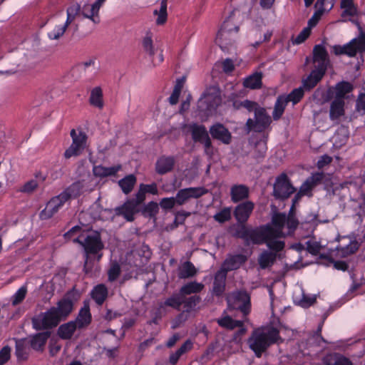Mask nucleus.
<instances>
[{"label": "nucleus", "instance_id": "69168bd1", "mask_svg": "<svg viewBox=\"0 0 365 365\" xmlns=\"http://www.w3.org/2000/svg\"><path fill=\"white\" fill-rule=\"evenodd\" d=\"M325 175L323 172H317L312 173L311 176L307 178L313 187L320 184L324 180Z\"/></svg>", "mask_w": 365, "mask_h": 365}, {"label": "nucleus", "instance_id": "79ce46f5", "mask_svg": "<svg viewBox=\"0 0 365 365\" xmlns=\"http://www.w3.org/2000/svg\"><path fill=\"white\" fill-rule=\"evenodd\" d=\"M275 252L264 251L259 257L258 262L262 269H266L272 266L276 260Z\"/></svg>", "mask_w": 365, "mask_h": 365}, {"label": "nucleus", "instance_id": "6e6d98bb", "mask_svg": "<svg viewBox=\"0 0 365 365\" xmlns=\"http://www.w3.org/2000/svg\"><path fill=\"white\" fill-rule=\"evenodd\" d=\"M233 106L236 109H239L240 107H243L246 108L249 112H254V113L257 109L261 108L258 103L247 99L240 102L239 104H237V102H234Z\"/></svg>", "mask_w": 365, "mask_h": 365}, {"label": "nucleus", "instance_id": "6ab92c4d", "mask_svg": "<svg viewBox=\"0 0 365 365\" xmlns=\"http://www.w3.org/2000/svg\"><path fill=\"white\" fill-rule=\"evenodd\" d=\"M175 164L174 156L161 155L155 163V170L158 175H163L173 170Z\"/></svg>", "mask_w": 365, "mask_h": 365}, {"label": "nucleus", "instance_id": "f257e3e1", "mask_svg": "<svg viewBox=\"0 0 365 365\" xmlns=\"http://www.w3.org/2000/svg\"><path fill=\"white\" fill-rule=\"evenodd\" d=\"M71 227L63 235L66 240L72 241L81 245L83 250V268L86 274L93 272V260L90 259V253H97L100 250L105 249L102 240L101 232L93 230L92 226L80 222Z\"/></svg>", "mask_w": 365, "mask_h": 365}, {"label": "nucleus", "instance_id": "72a5a7b5", "mask_svg": "<svg viewBox=\"0 0 365 365\" xmlns=\"http://www.w3.org/2000/svg\"><path fill=\"white\" fill-rule=\"evenodd\" d=\"M120 168V165L112 167H104L101 165H94L93 167V173L95 177L101 178H106L108 176H114L116 175Z\"/></svg>", "mask_w": 365, "mask_h": 365}, {"label": "nucleus", "instance_id": "5fc2aeb1", "mask_svg": "<svg viewBox=\"0 0 365 365\" xmlns=\"http://www.w3.org/2000/svg\"><path fill=\"white\" fill-rule=\"evenodd\" d=\"M121 273V267L116 261L110 262V267L108 269V279L109 282H115L118 279Z\"/></svg>", "mask_w": 365, "mask_h": 365}, {"label": "nucleus", "instance_id": "864d4df0", "mask_svg": "<svg viewBox=\"0 0 365 365\" xmlns=\"http://www.w3.org/2000/svg\"><path fill=\"white\" fill-rule=\"evenodd\" d=\"M142 45L144 51L149 56L153 58L155 52L152 39V33L150 31L146 33L145 36L143 38Z\"/></svg>", "mask_w": 365, "mask_h": 365}, {"label": "nucleus", "instance_id": "338daca9", "mask_svg": "<svg viewBox=\"0 0 365 365\" xmlns=\"http://www.w3.org/2000/svg\"><path fill=\"white\" fill-rule=\"evenodd\" d=\"M307 245V250L309 253L314 256H317L321 250V245L319 242H311L307 241L306 242Z\"/></svg>", "mask_w": 365, "mask_h": 365}, {"label": "nucleus", "instance_id": "0eeeda50", "mask_svg": "<svg viewBox=\"0 0 365 365\" xmlns=\"http://www.w3.org/2000/svg\"><path fill=\"white\" fill-rule=\"evenodd\" d=\"M297 191L291 180L285 173L276 177L273 185L272 196L275 200L284 202L289 199Z\"/></svg>", "mask_w": 365, "mask_h": 365}, {"label": "nucleus", "instance_id": "9b49d317", "mask_svg": "<svg viewBox=\"0 0 365 365\" xmlns=\"http://www.w3.org/2000/svg\"><path fill=\"white\" fill-rule=\"evenodd\" d=\"M70 135L72 138V143L65 150L63 154L66 159L73 156L80 155L86 148L88 138L87 135L82 130H80L78 134H77L76 130L72 129Z\"/></svg>", "mask_w": 365, "mask_h": 365}, {"label": "nucleus", "instance_id": "a211bd4d", "mask_svg": "<svg viewBox=\"0 0 365 365\" xmlns=\"http://www.w3.org/2000/svg\"><path fill=\"white\" fill-rule=\"evenodd\" d=\"M233 297L235 303H240L236 309L240 311L243 315L246 316L251 312V297L245 289H240L233 293Z\"/></svg>", "mask_w": 365, "mask_h": 365}, {"label": "nucleus", "instance_id": "1a4fd4ad", "mask_svg": "<svg viewBox=\"0 0 365 365\" xmlns=\"http://www.w3.org/2000/svg\"><path fill=\"white\" fill-rule=\"evenodd\" d=\"M271 123V116L264 108L261 107L254 113V119H247L246 128L248 131L262 133L269 127Z\"/></svg>", "mask_w": 365, "mask_h": 365}, {"label": "nucleus", "instance_id": "393cba45", "mask_svg": "<svg viewBox=\"0 0 365 365\" xmlns=\"http://www.w3.org/2000/svg\"><path fill=\"white\" fill-rule=\"evenodd\" d=\"M322 361L323 365H353L349 358L336 352L327 354Z\"/></svg>", "mask_w": 365, "mask_h": 365}, {"label": "nucleus", "instance_id": "412c9836", "mask_svg": "<svg viewBox=\"0 0 365 365\" xmlns=\"http://www.w3.org/2000/svg\"><path fill=\"white\" fill-rule=\"evenodd\" d=\"M226 271H223V269H220L215 274L212 292L215 297H219L224 294L226 287Z\"/></svg>", "mask_w": 365, "mask_h": 365}, {"label": "nucleus", "instance_id": "c756f323", "mask_svg": "<svg viewBox=\"0 0 365 365\" xmlns=\"http://www.w3.org/2000/svg\"><path fill=\"white\" fill-rule=\"evenodd\" d=\"M353 22L357 27L359 35L357 37L351 39L350 42L357 53H364L365 52V31H364L358 21H353Z\"/></svg>", "mask_w": 365, "mask_h": 365}, {"label": "nucleus", "instance_id": "a18cd8bd", "mask_svg": "<svg viewBox=\"0 0 365 365\" xmlns=\"http://www.w3.org/2000/svg\"><path fill=\"white\" fill-rule=\"evenodd\" d=\"M136 182V178L134 175L130 174L118 181V185L120 187L122 191L125 194L130 193Z\"/></svg>", "mask_w": 365, "mask_h": 365}, {"label": "nucleus", "instance_id": "13d9d810", "mask_svg": "<svg viewBox=\"0 0 365 365\" xmlns=\"http://www.w3.org/2000/svg\"><path fill=\"white\" fill-rule=\"evenodd\" d=\"M27 293V289L25 286L20 287L11 297V304L16 306L21 303L25 299Z\"/></svg>", "mask_w": 365, "mask_h": 365}, {"label": "nucleus", "instance_id": "e433bc0d", "mask_svg": "<svg viewBox=\"0 0 365 365\" xmlns=\"http://www.w3.org/2000/svg\"><path fill=\"white\" fill-rule=\"evenodd\" d=\"M205 286L202 283L197 282L196 281L190 282L182 285L179 292L184 296L190 295L192 294H197L202 291Z\"/></svg>", "mask_w": 365, "mask_h": 365}, {"label": "nucleus", "instance_id": "4468645a", "mask_svg": "<svg viewBox=\"0 0 365 365\" xmlns=\"http://www.w3.org/2000/svg\"><path fill=\"white\" fill-rule=\"evenodd\" d=\"M67 202L61 192L50 199L46 207L41 211L40 218L43 220L51 218Z\"/></svg>", "mask_w": 365, "mask_h": 365}, {"label": "nucleus", "instance_id": "ea45409f", "mask_svg": "<svg viewBox=\"0 0 365 365\" xmlns=\"http://www.w3.org/2000/svg\"><path fill=\"white\" fill-rule=\"evenodd\" d=\"M288 101L285 98V96H279L274 103L272 118L274 120H278L282 116Z\"/></svg>", "mask_w": 365, "mask_h": 365}, {"label": "nucleus", "instance_id": "49530a36", "mask_svg": "<svg viewBox=\"0 0 365 365\" xmlns=\"http://www.w3.org/2000/svg\"><path fill=\"white\" fill-rule=\"evenodd\" d=\"M335 98H339V99L344 100L345 95L352 91L353 85L348 81H342L336 83L335 86Z\"/></svg>", "mask_w": 365, "mask_h": 365}, {"label": "nucleus", "instance_id": "bf43d9fd", "mask_svg": "<svg viewBox=\"0 0 365 365\" xmlns=\"http://www.w3.org/2000/svg\"><path fill=\"white\" fill-rule=\"evenodd\" d=\"M167 313L166 308H164L163 305L159 304L158 307L155 309L153 313L152 319L148 322L149 324H158L159 322L162 319L163 317Z\"/></svg>", "mask_w": 365, "mask_h": 365}, {"label": "nucleus", "instance_id": "9d476101", "mask_svg": "<svg viewBox=\"0 0 365 365\" xmlns=\"http://www.w3.org/2000/svg\"><path fill=\"white\" fill-rule=\"evenodd\" d=\"M240 30V26L236 25L233 21L232 16H229L222 23L220 29L217 34L216 41L220 44L231 45L234 42V39L231 38L232 33L237 34Z\"/></svg>", "mask_w": 365, "mask_h": 365}, {"label": "nucleus", "instance_id": "2f4dec72", "mask_svg": "<svg viewBox=\"0 0 365 365\" xmlns=\"http://www.w3.org/2000/svg\"><path fill=\"white\" fill-rule=\"evenodd\" d=\"M108 295L107 287L104 284H98L95 286L91 292V298L98 305H102Z\"/></svg>", "mask_w": 365, "mask_h": 365}, {"label": "nucleus", "instance_id": "680f3d73", "mask_svg": "<svg viewBox=\"0 0 365 365\" xmlns=\"http://www.w3.org/2000/svg\"><path fill=\"white\" fill-rule=\"evenodd\" d=\"M218 325L229 330L234 329V319L229 315L217 319Z\"/></svg>", "mask_w": 365, "mask_h": 365}, {"label": "nucleus", "instance_id": "774afa93", "mask_svg": "<svg viewBox=\"0 0 365 365\" xmlns=\"http://www.w3.org/2000/svg\"><path fill=\"white\" fill-rule=\"evenodd\" d=\"M356 110L361 115H365V93H361L359 95L356 101Z\"/></svg>", "mask_w": 365, "mask_h": 365}, {"label": "nucleus", "instance_id": "20e7f679", "mask_svg": "<svg viewBox=\"0 0 365 365\" xmlns=\"http://www.w3.org/2000/svg\"><path fill=\"white\" fill-rule=\"evenodd\" d=\"M255 208V203L250 200H247L238 204L234 210L233 215L239 224L233 236L236 238L243 240L244 243L249 239V233L255 228L247 227L246 222L249 220Z\"/></svg>", "mask_w": 365, "mask_h": 365}, {"label": "nucleus", "instance_id": "4c0bfd02", "mask_svg": "<svg viewBox=\"0 0 365 365\" xmlns=\"http://www.w3.org/2000/svg\"><path fill=\"white\" fill-rule=\"evenodd\" d=\"M103 91L100 86L93 88L91 91L89 103L91 106L102 109L104 106Z\"/></svg>", "mask_w": 365, "mask_h": 365}, {"label": "nucleus", "instance_id": "4d7b16f0", "mask_svg": "<svg viewBox=\"0 0 365 365\" xmlns=\"http://www.w3.org/2000/svg\"><path fill=\"white\" fill-rule=\"evenodd\" d=\"M214 220L219 223H225L231 219V207H226L213 216Z\"/></svg>", "mask_w": 365, "mask_h": 365}, {"label": "nucleus", "instance_id": "2eb2a0df", "mask_svg": "<svg viewBox=\"0 0 365 365\" xmlns=\"http://www.w3.org/2000/svg\"><path fill=\"white\" fill-rule=\"evenodd\" d=\"M253 230H251L249 233V239L244 244L246 246L252 245H262L265 243L267 246L272 251L275 252H280L284 250L285 243L284 241L277 240L279 237H267L264 240H261L260 237H257V240L254 238Z\"/></svg>", "mask_w": 365, "mask_h": 365}, {"label": "nucleus", "instance_id": "a878e982", "mask_svg": "<svg viewBox=\"0 0 365 365\" xmlns=\"http://www.w3.org/2000/svg\"><path fill=\"white\" fill-rule=\"evenodd\" d=\"M250 190L245 185H234L230 189L231 200L235 202H239L249 197Z\"/></svg>", "mask_w": 365, "mask_h": 365}, {"label": "nucleus", "instance_id": "f8f14e48", "mask_svg": "<svg viewBox=\"0 0 365 365\" xmlns=\"http://www.w3.org/2000/svg\"><path fill=\"white\" fill-rule=\"evenodd\" d=\"M222 99L217 93H204L198 101L197 108L200 113L205 116L212 115L221 104Z\"/></svg>", "mask_w": 365, "mask_h": 365}, {"label": "nucleus", "instance_id": "a19ab883", "mask_svg": "<svg viewBox=\"0 0 365 365\" xmlns=\"http://www.w3.org/2000/svg\"><path fill=\"white\" fill-rule=\"evenodd\" d=\"M201 297L199 295L194 294L187 297H182V305L184 307V312L190 313L195 309L196 306L201 302Z\"/></svg>", "mask_w": 365, "mask_h": 365}, {"label": "nucleus", "instance_id": "5701e85b", "mask_svg": "<svg viewBox=\"0 0 365 365\" xmlns=\"http://www.w3.org/2000/svg\"><path fill=\"white\" fill-rule=\"evenodd\" d=\"M326 72L317 68L313 69L309 75L302 80V87L305 91L313 89L323 78Z\"/></svg>", "mask_w": 365, "mask_h": 365}, {"label": "nucleus", "instance_id": "ddd939ff", "mask_svg": "<svg viewBox=\"0 0 365 365\" xmlns=\"http://www.w3.org/2000/svg\"><path fill=\"white\" fill-rule=\"evenodd\" d=\"M208 193V190L204 187H190L180 189L175 197L177 205L185 204L190 199H197Z\"/></svg>", "mask_w": 365, "mask_h": 365}, {"label": "nucleus", "instance_id": "423d86ee", "mask_svg": "<svg viewBox=\"0 0 365 365\" xmlns=\"http://www.w3.org/2000/svg\"><path fill=\"white\" fill-rule=\"evenodd\" d=\"M62 321L54 307H51L45 312H41L31 318L32 327L36 331H49L56 327Z\"/></svg>", "mask_w": 365, "mask_h": 365}, {"label": "nucleus", "instance_id": "c85d7f7f", "mask_svg": "<svg viewBox=\"0 0 365 365\" xmlns=\"http://www.w3.org/2000/svg\"><path fill=\"white\" fill-rule=\"evenodd\" d=\"M344 101L335 98L331 103L329 109V118L332 121L339 120L345 114Z\"/></svg>", "mask_w": 365, "mask_h": 365}, {"label": "nucleus", "instance_id": "b1692460", "mask_svg": "<svg viewBox=\"0 0 365 365\" xmlns=\"http://www.w3.org/2000/svg\"><path fill=\"white\" fill-rule=\"evenodd\" d=\"M15 356L18 363H22L28 360L29 356V348L26 344L27 338L14 339Z\"/></svg>", "mask_w": 365, "mask_h": 365}, {"label": "nucleus", "instance_id": "e2e57ef3", "mask_svg": "<svg viewBox=\"0 0 365 365\" xmlns=\"http://www.w3.org/2000/svg\"><path fill=\"white\" fill-rule=\"evenodd\" d=\"M158 205L163 210H169L173 209L177 205V202L174 197H163L160 200Z\"/></svg>", "mask_w": 365, "mask_h": 365}, {"label": "nucleus", "instance_id": "4be33fe9", "mask_svg": "<svg viewBox=\"0 0 365 365\" xmlns=\"http://www.w3.org/2000/svg\"><path fill=\"white\" fill-rule=\"evenodd\" d=\"M146 193L152 194L153 195L158 194V185L155 182L151 184L141 183L139 185V190L135 193V197L128 198V200H134L136 202H144L146 198Z\"/></svg>", "mask_w": 365, "mask_h": 365}, {"label": "nucleus", "instance_id": "c9c22d12", "mask_svg": "<svg viewBox=\"0 0 365 365\" xmlns=\"http://www.w3.org/2000/svg\"><path fill=\"white\" fill-rule=\"evenodd\" d=\"M83 187V185L79 181L75 182L62 191L61 194L67 201L70 199H76L82 194Z\"/></svg>", "mask_w": 365, "mask_h": 365}, {"label": "nucleus", "instance_id": "f3484780", "mask_svg": "<svg viewBox=\"0 0 365 365\" xmlns=\"http://www.w3.org/2000/svg\"><path fill=\"white\" fill-rule=\"evenodd\" d=\"M209 132L212 138L223 144L229 145L232 142V134L223 124L217 123L210 126Z\"/></svg>", "mask_w": 365, "mask_h": 365}, {"label": "nucleus", "instance_id": "0e129e2a", "mask_svg": "<svg viewBox=\"0 0 365 365\" xmlns=\"http://www.w3.org/2000/svg\"><path fill=\"white\" fill-rule=\"evenodd\" d=\"M311 29L309 27H305L302 31L297 35V36L292 40L293 44H300L305 41L307 38L310 36Z\"/></svg>", "mask_w": 365, "mask_h": 365}, {"label": "nucleus", "instance_id": "f03ea898", "mask_svg": "<svg viewBox=\"0 0 365 365\" xmlns=\"http://www.w3.org/2000/svg\"><path fill=\"white\" fill-rule=\"evenodd\" d=\"M103 210L109 215L114 212L111 217L112 220L115 217H122L125 221L132 222L135 220V215L140 213L143 217L155 222L159 212V205L155 201H150L145 204L135 202L134 200H126L123 205L114 209L105 208Z\"/></svg>", "mask_w": 365, "mask_h": 365}, {"label": "nucleus", "instance_id": "09e8293b", "mask_svg": "<svg viewBox=\"0 0 365 365\" xmlns=\"http://www.w3.org/2000/svg\"><path fill=\"white\" fill-rule=\"evenodd\" d=\"M167 6H168V0H161L160 10L159 11L155 10L153 11L154 15H158V18L156 19V24L158 25H163L167 21V18H168Z\"/></svg>", "mask_w": 365, "mask_h": 365}, {"label": "nucleus", "instance_id": "3c124183", "mask_svg": "<svg viewBox=\"0 0 365 365\" xmlns=\"http://www.w3.org/2000/svg\"><path fill=\"white\" fill-rule=\"evenodd\" d=\"M267 147L265 143L257 142L252 154V158L257 163H260L266 156Z\"/></svg>", "mask_w": 365, "mask_h": 365}, {"label": "nucleus", "instance_id": "58836bf2", "mask_svg": "<svg viewBox=\"0 0 365 365\" xmlns=\"http://www.w3.org/2000/svg\"><path fill=\"white\" fill-rule=\"evenodd\" d=\"M262 73H255L250 76L245 78L243 86L245 88L250 89H259L262 86Z\"/></svg>", "mask_w": 365, "mask_h": 365}, {"label": "nucleus", "instance_id": "bb28decb", "mask_svg": "<svg viewBox=\"0 0 365 365\" xmlns=\"http://www.w3.org/2000/svg\"><path fill=\"white\" fill-rule=\"evenodd\" d=\"M247 260V257L242 254H236L230 255L224 261V265L226 267L223 271H232L236 270L240 267V266L245 264Z\"/></svg>", "mask_w": 365, "mask_h": 365}, {"label": "nucleus", "instance_id": "37998d69", "mask_svg": "<svg viewBox=\"0 0 365 365\" xmlns=\"http://www.w3.org/2000/svg\"><path fill=\"white\" fill-rule=\"evenodd\" d=\"M182 295L179 292L178 293H173L170 297L167 298L164 302L160 304L163 305L164 308L166 307H170L176 310H180L182 306Z\"/></svg>", "mask_w": 365, "mask_h": 365}, {"label": "nucleus", "instance_id": "7ed1b4c3", "mask_svg": "<svg viewBox=\"0 0 365 365\" xmlns=\"http://www.w3.org/2000/svg\"><path fill=\"white\" fill-rule=\"evenodd\" d=\"M279 340L282 341L277 328L274 327H259L252 332L247 343L255 356L260 358L270 346L277 343Z\"/></svg>", "mask_w": 365, "mask_h": 365}, {"label": "nucleus", "instance_id": "473e14b6", "mask_svg": "<svg viewBox=\"0 0 365 365\" xmlns=\"http://www.w3.org/2000/svg\"><path fill=\"white\" fill-rule=\"evenodd\" d=\"M190 129L191 132L192 139L195 143H200L205 138L209 136L208 132L205 126L202 124L200 125L196 123H193L190 125Z\"/></svg>", "mask_w": 365, "mask_h": 365}, {"label": "nucleus", "instance_id": "aec40b11", "mask_svg": "<svg viewBox=\"0 0 365 365\" xmlns=\"http://www.w3.org/2000/svg\"><path fill=\"white\" fill-rule=\"evenodd\" d=\"M51 334L50 331H44L31 335L29 340L31 348L36 351H43Z\"/></svg>", "mask_w": 365, "mask_h": 365}, {"label": "nucleus", "instance_id": "052dcab7", "mask_svg": "<svg viewBox=\"0 0 365 365\" xmlns=\"http://www.w3.org/2000/svg\"><path fill=\"white\" fill-rule=\"evenodd\" d=\"M317 10L314 13L313 16L308 21V27L310 29L314 27L321 19V17L326 12V9H321L319 7H315Z\"/></svg>", "mask_w": 365, "mask_h": 365}, {"label": "nucleus", "instance_id": "f704fd0d", "mask_svg": "<svg viewBox=\"0 0 365 365\" xmlns=\"http://www.w3.org/2000/svg\"><path fill=\"white\" fill-rule=\"evenodd\" d=\"M360 244L356 240H350L349 243L344 247L338 245L336 247L337 255L340 257H346L349 255L354 254L359 248Z\"/></svg>", "mask_w": 365, "mask_h": 365}, {"label": "nucleus", "instance_id": "6e6552de", "mask_svg": "<svg viewBox=\"0 0 365 365\" xmlns=\"http://www.w3.org/2000/svg\"><path fill=\"white\" fill-rule=\"evenodd\" d=\"M81 294L79 291L73 286L72 289L68 290L63 297L58 301L54 309L62 319L66 320L73 310L74 303L78 300Z\"/></svg>", "mask_w": 365, "mask_h": 365}, {"label": "nucleus", "instance_id": "7c9ffc66", "mask_svg": "<svg viewBox=\"0 0 365 365\" xmlns=\"http://www.w3.org/2000/svg\"><path fill=\"white\" fill-rule=\"evenodd\" d=\"M77 329L78 325L72 320L61 324L57 329V334L61 339H71Z\"/></svg>", "mask_w": 365, "mask_h": 365}, {"label": "nucleus", "instance_id": "c03bdc74", "mask_svg": "<svg viewBox=\"0 0 365 365\" xmlns=\"http://www.w3.org/2000/svg\"><path fill=\"white\" fill-rule=\"evenodd\" d=\"M333 50L336 56L344 54L349 57H354L357 54V51L350 41L344 46L335 45L333 46Z\"/></svg>", "mask_w": 365, "mask_h": 365}, {"label": "nucleus", "instance_id": "cd10ccee", "mask_svg": "<svg viewBox=\"0 0 365 365\" xmlns=\"http://www.w3.org/2000/svg\"><path fill=\"white\" fill-rule=\"evenodd\" d=\"M73 321L76 322L78 329L86 327L91 323L92 316L88 304H84L83 307L80 309L77 317Z\"/></svg>", "mask_w": 365, "mask_h": 365}, {"label": "nucleus", "instance_id": "8fccbe9b", "mask_svg": "<svg viewBox=\"0 0 365 365\" xmlns=\"http://www.w3.org/2000/svg\"><path fill=\"white\" fill-rule=\"evenodd\" d=\"M340 7L344 9L341 16H354L356 14V8L354 6V0H341Z\"/></svg>", "mask_w": 365, "mask_h": 365}, {"label": "nucleus", "instance_id": "39448f33", "mask_svg": "<svg viewBox=\"0 0 365 365\" xmlns=\"http://www.w3.org/2000/svg\"><path fill=\"white\" fill-rule=\"evenodd\" d=\"M287 216L285 213H276L272 217V223L274 227L267 224L257 227L253 230V237L257 240V237H260L261 240H264L267 237H284L285 235L283 232V228L286 223Z\"/></svg>", "mask_w": 365, "mask_h": 365}, {"label": "nucleus", "instance_id": "de8ad7c7", "mask_svg": "<svg viewBox=\"0 0 365 365\" xmlns=\"http://www.w3.org/2000/svg\"><path fill=\"white\" fill-rule=\"evenodd\" d=\"M197 274V269L190 261H186L183 263L180 269L178 277L180 279H187L194 277Z\"/></svg>", "mask_w": 365, "mask_h": 365}, {"label": "nucleus", "instance_id": "603ef678", "mask_svg": "<svg viewBox=\"0 0 365 365\" xmlns=\"http://www.w3.org/2000/svg\"><path fill=\"white\" fill-rule=\"evenodd\" d=\"M304 89L302 86L293 89L287 96L286 100L292 102L293 105L297 104L304 96Z\"/></svg>", "mask_w": 365, "mask_h": 365}, {"label": "nucleus", "instance_id": "dca6fc26", "mask_svg": "<svg viewBox=\"0 0 365 365\" xmlns=\"http://www.w3.org/2000/svg\"><path fill=\"white\" fill-rule=\"evenodd\" d=\"M313 62L314 68L327 72L330 63L328 52L322 44H317L313 48Z\"/></svg>", "mask_w": 365, "mask_h": 365}]
</instances>
